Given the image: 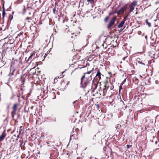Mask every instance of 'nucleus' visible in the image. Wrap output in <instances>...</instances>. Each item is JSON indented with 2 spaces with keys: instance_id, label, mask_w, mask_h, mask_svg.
I'll return each instance as SVG.
<instances>
[{
  "instance_id": "412c9836",
  "label": "nucleus",
  "mask_w": 159,
  "mask_h": 159,
  "mask_svg": "<svg viewBox=\"0 0 159 159\" xmlns=\"http://www.w3.org/2000/svg\"><path fill=\"white\" fill-rule=\"evenodd\" d=\"M94 70V68H92V70L89 71H88L87 72L84 73V75H86L87 74H90L92 71Z\"/></svg>"
},
{
  "instance_id": "4be33fe9",
  "label": "nucleus",
  "mask_w": 159,
  "mask_h": 159,
  "mask_svg": "<svg viewBox=\"0 0 159 159\" xmlns=\"http://www.w3.org/2000/svg\"><path fill=\"white\" fill-rule=\"evenodd\" d=\"M128 14L124 18L123 20L122 21L124 22V23H125V21L126 20L127 18L128 17Z\"/></svg>"
},
{
  "instance_id": "3c124183",
  "label": "nucleus",
  "mask_w": 159,
  "mask_h": 159,
  "mask_svg": "<svg viewBox=\"0 0 159 159\" xmlns=\"http://www.w3.org/2000/svg\"><path fill=\"white\" fill-rule=\"evenodd\" d=\"M19 135H18V137H19Z\"/></svg>"
},
{
  "instance_id": "2eb2a0df",
  "label": "nucleus",
  "mask_w": 159,
  "mask_h": 159,
  "mask_svg": "<svg viewBox=\"0 0 159 159\" xmlns=\"http://www.w3.org/2000/svg\"><path fill=\"white\" fill-rule=\"evenodd\" d=\"M93 94V96H96L97 94H99L100 95H101V93H100L99 90H97L96 91H95V92L93 93H92Z\"/></svg>"
},
{
  "instance_id": "72a5a7b5",
  "label": "nucleus",
  "mask_w": 159,
  "mask_h": 159,
  "mask_svg": "<svg viewBox=\"0 0 159 159\" xmlns=\"http://www.w3.org/2000/svg\"><path fill=\"white\" fill-rule=\"evenodd\" d=\"M23 34L22 32H20L19 34H18V36H20L22 35V34Z\"/></svg>"
},
{
  "instance_id": "20e7f679",
  "label": "nucleus",
  "mask_w": 159,
  "mask_h": 159,
  "mask_svg": "<svg viewBox=\"0 0 159 159\" xmlns=\"http://www.w3.org/2000/svg\"><path fill=\"white\" fill-rule=\"evenodd\" d=\"M137 5V1H134L131 3L129 6L130 10H129V12L130 13L132 11L134 10V7Z\"/></svg>"
},
{
  "instance_id": "a19ab883",
  "label": "nucleus",
  "mask_w": 159,
  "mask_h": 159,
  "mask_svg": "<svg viewBox=\"0 0 159 159\" xmlns=\"http://www.w3.org/2000/svg\"><path fill=\"white\" fill-rule=\"evenodd\" d=\"M11 20L13 18V16H11Z\"/></svg>"
},
{
  "instance_id": "7ed1b4c3",
  "label": "nucleus",
  "mask_w": 159,
  "mask_h": 159,
  "mask_svg": "<svg viewBox=\"0 0 159 159\" xmlns=\"http://www.w3.org/2000/svg\"><path fill=\"white\" fill-rule=\"evenodd\" d=\"M128 4H125L123 7H122L120 10H118L117 13L118 14H121L124 13L128 7Z\"/></svg>"
},
{
  "instance_id": "ddd939ff",
  "label": "nucleus",
  "mask_w": 159,
  "mask_h": 159,
  "mask_svg": "<svg viewBox=\"0 0 159 159\" xmlns=\"http://www.w3.org/2000/svg\"><path fill=\"white\" fill-rule=\"evenodd\" d=\"M2 8H3V11H2V16L3 18H4L5 17V9L4 6V3H3L2 5Z\"/></svg>"
},
{
  "instance_id": "f8f14e48",
  "label": "nucleus",
  "mask_w": 159,
  "mask_h": 159,
  "mask_svg": "<svg viewBox=\"0 0 159 159\" xmlns=\"http://www.w3.org/2000/svg\"><path fill=\"white\" fill-rule=\"evenodd\" d=\"M11 44L10 43H5L3 45V47L4 48H6V49H7L8 48V47Z\"/></svg>"
},
{
  "instance_id": "8fccbe9b",
  "label": "nucleus",
  "mask_w": 159,
  "mask_h": 159,
  "mask_svg": "<svg viewBox=\"0 0 159 159\" xmlns=\"http://www.w3.org/2000/svg\"><path fill=\"white\" fill-rule=\"evenodd\" d=\"M65 20H64L63 21V22Z\"/></svg>"
},
{
  "instance_id": "5701e85b",
  "label": "nucleus",
  "mask_w": 159,
  "mask_h": 159,
  "mask_svg": "<svg viewBox=\"0 0 159 159\" xmlns=\"http://www.w3.org/2000/svg\"><path fill=\"white\" fill-rule=\"evenodd\" d=\"M87 1L91 3H94V0H87Z\"/></svg>"
},
{
  "instance_id": "a18cd8bd",
  "label": "nucleus",
  "mask_w": 159,
  "mask_h": 159,
  "mask_svg": "<svg viewBox=\"0 0 159 159\" xmlns=\"http://www.w3.org/2000/svg\"><path fill=\"white\" fill-rule=\"evenodd\" d=\"M56 80V79H54V82L56 81V80Z\"/></svg>"
},
{
  "instance_id": "c756f323",
  "label": "nucleus",
  "mask_w": 159,
  "mask_h": 159,
  "mask_svg": "<svg viewBox=\"0 0 159 159\" xmlns=\"http://www.w3.org/2000/svg\"><path fill=\"white\" fill-rule=\"evenodd\" d=\"M22 130L21 127H20V129H19V134L21 133Z\"/></svg>"
},
{
  "instance_id": "09e8293b",
  "label": "nucleus",
  "mask_w": 159,
  "mask_h": 159,
  "mask_svg": "<svg viewBox=\"0 0 159 159\" xmlns=\"http://www.w3.org/2000/svg\"><path fill=\"white\" fill-rule=\"evenodd\" d=\"M151 46H153V45H151Z\"/></svg>"
},
{
  "instance_id": "c03bdc74",
  "label": "nucleus",
  "mask_w": 159,
  "mask_h": 159,
  "mask_svg": "<svg viewBox=\"0 0 159 159\" xmlns=\"http://www.w3.org/2000/svg\"><path fill=\"white\" fill-rule=\"evenodd\" d=\"M56 80V79H54V82L56 81V80Z\"/></svg>"
},
{
  "instance_id": "1a4fd4ad",
  "label": "nucleus",
  "mask_w": 159,
  "mask_h": 159,
  "mask_svg": "<svg viewBox=\"0 0 159 159\" xmlns=\"http://www.w3.org/2000/svg\"><path fill=\"white\" fill-rule=\"evenodd\" d=\"M93 139L94 140L92 143V145H95L98 143L97 140L96 139V136L95 135L93 138Z\"/></svg>"
},
{
  "instance_id": "473e14b6",
  "label": "nucleus",
  "mask_w": 159,
  "mask_h": 159,
  "mask_svg": "<svg viewBox=\"0 0 159 159\" xmlns=\"http://www.w3.org/2000/svg\"><path fill=\"white\" fill-rule=\"evenodd\" d=\"M96 106L98 109L100 107V105L99 104H98Z\"/></svg>"
},
{
  "instance_id": "6e6552de",
  "label": "nucleus",
  "mask_w": 159,
  "mask_h": 159,
  "mask_svg": "<svg viewBox=\"0 0 159 159\" xmlns=\"http://www.w3.org/2000/svg\"><path fill=\"white\" fill-rule=\"evenodd\" d=\"M15 70V69L12 66V65H11V67H10V72H11V73L9 74V76H11L13 75V73Z\"/></svg>"
},
{
  "instance_id": "e433bc0d",
  "label": "nucleus",
  "mask_w": 159,
  "mask_h": 159,
  "mask_svg": "<svg viewBox=\"0 0 159 159\" xmlns=\"http://www.w3.org/2000/svg\"><path fill=\"white\" fill-rule=\"evenodd\" d=\"M145 38L146 39H147V35H146L145 36Z\"/></svg>"
},
{
  "instance_id": "49530a36",
  "label": "nucleus",
  "mask_w": 159,
  "mask_h": 159,
  "mask_svg": "<svg viewBox=\"0 0 159 159\" xmlns=\"http://www.w3.org/2000/svg\"><path fill=\"white\" fill-rule=\"evenodd\" d=\"M10 9H11V7H9Z\"/></svg>"
},
{
  "instance_id": "ea45409f",
  "label": "nucleus",
  "mask_w": 159,
  "mask_h": 159,
  "mask_svg": "<svg viewBox=\"0 0 159 159\" xmlns=\"http://www.w3.org/2000/svg\"><path fill=\"white\" fill-rule=\"evenodd\" d=\"M127 148H129V145H127Z\"/></svg>"
},
{
  "instance_id": "4468645a",
  "label": "nucleus",
  "mask_w": 159,
  "mask_h": 159,
  "mask_svg": "<svg viewBox=\"0 0 159 159\" xmlns=\"http://www.w3.org/2000/svg\"><path fill=\"white\" fill-rule=\"evenodd\" d=\"M5 63L6 62L2 59L0 61V68L4 66Z\"/></svg>"
},
{
  "instance_id": "393cba45",
  "label": "nucleus",
  "mask_w": 159,
  "mask_h": 159,
  "mask_svg": "<svg viewBox=\"0 0 159 159\" xmlns=\"http://www.w3.org/2000/svg\"><path fill=\"white\" fill-rule=\"evenodd\" d=\"M122 85L121 84L120 86H119V92H120V90L122 89Z\"/></svg>"
},
{
  "instance_id": "39448f33",
  "label": "nucleus",
  "mask_w": 159,
  "mask_h": 159,
  "mask_svg": "<svg viewBox=\"0 0 159 159\" xmlns=\"http://www.w3.org/2000/svg\"><path fill=\"white\" fill-rule=\"evenodd\" d=\"M92 83H91V85H92L93 84V86H94V88H93V90H92V93H93L95 92V90L97 89V88L98 87V85H97V83H95V84L94 83V79L92 80ZM93 88V87L92 88Z\"/></svg>"
},
{
  "instance_id": "9d476101",
  "label": "nucleus",
  "mask_w": 159,
  "mask_h": 159,
  "mask_svg": "<svg viewBox=\"0 0 159 159\" xmlns=\"http://www.w3.org/2000/svg\"><path fill=\"white\" fill-rule=\"evenodd\" d=\"M18 105L17 103L14 104L12 108L13 111H12L16 112Z\"/></svg>"
},
{
  "instance_id": "58836bf2",
  "label": "nucleus",
  "mask_w": 159,
  "mask_h": 159,
  "mask_svg": "<svg viewBox=\"0 0 159 159\" xmlns=\"http://www.w3.org/2000/svg\"><path fill=\"white\" fill-rule=\"evenodd\" d=\"M135 81H136V80H138V79H137V78H135Z\"/></svg>"
},
{
  "instance_id": "bb28decb",
  "label": "nucleus",
  "mask_w": 159,
  "mask_h": 159,
  "mask_svg": "<svg viewBox=\"0 0 159 159\" xmlns=\"http://www.w3.org/2000/svg\"><path fill=\"white\" fill-rule=\"evenodd\" d=\"M126 78H125L124 80L121 83V84H122V85L123 84H124L125 83V82L126 81Z\"/></svg>"
},
{
  "instance_id": "f03ea898",
  "label": "nucleus",
  "mask_w": 159,
  "mask_h": 159,
  "mask_svg": "<svg viewBox=\"0 0 159 159\" xmlns=\"http://www.w3.org/2000/svg\"><path fill=\"white\" fill-rule=\"evenodd\" d=\"M36 52L34 51L32 52L30 55L26 60V62H27L28 63H30L32 62L33 60L36 57L37 54H36Z\"/></svg>"
},
{
  "instance_id": "7c9ffc66",
  "label": "nucleus",
  "mask_w": 159,
  "mask_h": 159,
  "mask_svg": "<svg viewBox=\"0 0 159 159\" xmlns=\"http://www.w3.org/2000/svg\"><path fill=\"white\" fill-rule=\"evenodd\" d=\"M53 13L54 14H55V11H56V9H55V8H53Z\"/></svg>"
},
{
  "instance_id": "cd10ccee",
  "label": "nucleus",
  "mask_w": 159,
  "mask_h": 159,
  "mask_svg": "<svg viewBox=\"0 0 159 159\" xmlns=\"http://www.w3.org/2000/svg\"><path fill=\"white\" fill-rule=\"evenodd\" d=\"M108 19V16L106 17L104 20L105 22H107V20Z\"/></svg>"
},
{
  "instance_id": "b1692460",
  "label": "nucleus",
  "mask_w": 159,
  "mask_h": 159,
  "mask_svg": "<svg viewBox=\"0 0 159 159\" xmlns=\"http://www.w3.org/2000/svg\"><path fill=\"white\" fill-rule=\"evenodd\" d=\"M109 88L111 90H112V89H113L114 87H113V86H112L111 87H110L109 86H107V88L108 89H109Z\"/></svg>"
},
{
  "instance_id": "f257e3e1",
  "label": "nucleus",
  "mask_w": 159,
  "mask_h": 159,
  "mask_svg": "<svg viewBox=\"0 0 159 159\" xmlns=\"http://www.w3.org/2000/svg\"><path fill=\"white\" fill-rule=\"evenodd\" d=\"M92 79V76H90L89 77H86L83 80L81 81L80 87L84 88L87 87L89 89H92L93 87V84L91 85V83L90 82Z\"/></svg>"
},
{
  "instance_id": "f704fd0d",
  "label": "nucleus",
  "mask_w": 159,
  "mask_h": 159,
  "mask_svg": "<svg viewBox=\"0 0 159 159\" xmlns=\"http://www.w3.org/2000/svg\"><path fill=\"white\" fill-rule=\"evenodd\" d=\"M40 0H33V1H34L35 2H38V1H39Z\"/></svg>"
},
{
  "instance_id": "2f4dec72",
  "label": "nucleus",
  "mask_w": 159,
  "mask_h": 159,
  "mask_svg": "<svg viewBox=\"0 0 159 159\" xmlns=\"http://www.w3.org/2000/svg\"><path fill=\"white\" fill-rule=\"evenodd\" d=\"M16 96V95L15 94H12V97L11 98V99H12V98Z\"/></svg>"
},
{
  "instance_id": "a878e982",
  "label": "nucleus",
  "mask_w": 159,
  "mask_h": 159,
  "mask_svg": "<svg viewBox=\"0 0 159 159\" xmlns=\"http://www.w3.org/2000/svg\"><path fill=\"white\" fill-rule=\"evenodd\" d=\"M85 75H84H84L82 76V77L81 78V81L83 80H84V79L85 78Z\"/></svg>"
},
{
  "instance_id": "aec40b11",
  "label": "nucleus",
  "mask_w": 159,
  "mask_h": 159,
  "mask_svg": "<svg viewBox=\"0 0 159 159\" xmlns=\"http://www.w3.org/2000/svg\"><path fill=\"white\" fill-rule=\"evenodd\" d=\"M146 23L148 24V26L149 27H150L151 26V24L150 23V22H149L148 21V19H146Z\"/></svg>"
},
{
  "instance_id": "4c0bfd02",
  "label": "nucleus",
  "mask_w": 159,
  "mask_h": 159,
  "mask_svg": "<svg viewBox=\"0 0 159 159\" xmlns=\"http://www.w3.org/2000/svg\"><path fill=\"white\" fill-rule=\"evenodd\" d=\"M126 57H124L122 59L124 60H125V59L126 58Z\"/></svg>"
},
{
  "instance_id": "37998d69",
  "label": "nucleus",
  "mask_w": 159,
  "mask_h": 159,
  "mask_svg": "<svg viewBox=\"0 0 159 159\" xmlns=\"http://www.w3.org/2000/svg\"><path fill=\"white\" fill-rule=\"evenodd\" d=\"M157 141H156V142H155V144H157Z\"/></svg>"
},
{
  "instance_id": "9b49d317",
  "label": "nucleus",
  "mask_w": 159,
  "mask_h": 159,
  "mask_svg": "<svg viewBox=\"0 0 159 159\" xmlns=\"http://www.w3.org/2000/svg\"><path fill=\"white\" fill-rule=\"evenodd\" d=\"M107 87L106 85H105L104 86V87L102 91V95L103 96H104L105 95V93L106 91Z\"/></svg>"
},
{
  "instance_id": "6ab92c4d",
  "label": "nucleus",
  "mask_w": 159,
  "mask_h": 159,
  "mask_svg": "<svg viewBox=\"0 0 159 159\" xmlns=\"http://www.w3.org/2000/svg\"><path fill=\"white\" fill-rule=\"evenodd\" d=\"M12 118L13 119L14 115H16V112L12 111L11 112Z\"/></svg>"
},
{
  "instance_id": "de8ad7c7",
  "label": "nucleus",
  "mask_w": 159,
  "mask_h": 159,
  "mask_svg": "<svg viewBox=\"0 0 159 159\" xmlns=\"http://www.w3.org/2000/svg\"><path fill=\"white\" fill-rule=\"evenodd\" d=\"M151 46H153V45H151Z\"/></svg>"
},
{
  "instance_id": "79ce46f5",
  "label": "nucleus",
  "mask_w": 159,
  "mask_h": 159,
  "mask_svg": "<svg viewBox=\"0 0 159 159\" xmlns=\"http://www.w3.org/2000/svg\"><path fill=\"white\" fill-rule=\"evenodd\" d=\"M11 20L13 18V16H11Z\"/></svg>"
},
{
  "instance_id": "a211bd4d",
  "label": "nucleus",
  "mask_w": 159,
  "mask_h": 159,
  "mask_svg": "<svg viewBox=\"0 0 159 159\" xmlns=\"http://www.w3.org/2000/svg\"><path fill=\"white\" fill-rule=\"evenodd\" d=\"M124 22L121 21V22L118 25V27L119 28H120L122 27L123 25L124 24Z\"/></svg>"
},
{
  "instance_id": "c85d7f7f",
  "label": "nucleus",
  "mask_w": 159,
  "mask_h": 159,
  "mask_svg": "<svg viewBox=\"0 0 159 159\" xmlns=\"http://www.w3.org/2000/svg\"><path fill=\"white\" fill-rule=\"evenodd\" d=\"M17 2L19 3H21L23 2V0H18Z\"/></svg>"
},
{
  "instance_id": "0eeeda50",
  "label": "nucleus",
  "mask_w": 159,
  "mask_h": 159,
  "mask_svg": "<svg viewBox=\"0 0 159 159\" xmlns=\"http://www.w3.org/2000/svg\"><path fill=\"white\" fill-rule=\"evenodd\" d=\"M6 136V131L4 130L2 133L1 135L0 136V142L2 141L5 138Z\"/></svg>"
},
{
  "instance_id": "dca6fc26",
  "label": "nucleus",
  "mask_w": 159,
  "mask_h": 159,
  "mask_svg": "<svg viewBox=\"0 0 159 159\" xmlns=\"http://www.w3.org/2000/svg\"><path fill=\"white\" fill-rule=\"evenodd\" d=\"M6 51L5 50H2V59H3L4 57L5 56L6 54Z\"/></svg>"
},
{
  "instance_id": "423d86ee",
  "label": "nucleus",
  "mask_w": 159,
  "mask_h": 159,
  "mask_svg": "<svg viewBox=\"0 0 159 159\" xmlns=\"http://www.w3.org/2000/svg\"><path fill=\"white\" fill-rule=\"evenodd\" d=\"M116 20V18L114 17L113 18L110 20L109 24L108 25L107 27L110 28L111 27L112 25L114 24Z\"/></svg>"
},
{
  "instance_id": "f3484780",
  "label": "nucleus",
  "mask_w": 159,
  "mask_h": 159,
  "mask_svg": "<svg viewBox=\"0 0 159 159\" xmlns=\"http://www.w3.org/2000/svg\"><path fill=\"white\" fill-rule=\"evenodd\" d=\"M101 73L99 71H98L97 72V73L96 74V76H98L99 79H101Z\"/></svg>"
},
{
  "instance_id": "c9c22d12",
  "label": "nucleus",
  "mask_w": 159,
  "mask_h": 159,
  "mask_svg": "<svg viewBox=\"0 0 159 159\" xmlns=\"http://www.w3.org/2000/svg\"><path fill=\"white\" fill-rule=\"evenodd\" d=\"M30 19V18L29 17H27L26 18V20H28Z\"/></svg>"
}]
</instances>
